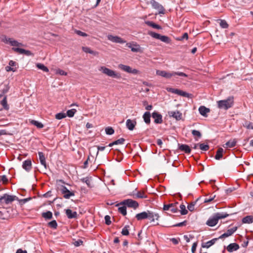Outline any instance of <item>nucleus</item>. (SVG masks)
<instances>
[{
  "label": "nucleus",
  "instance_id": "8",
  "mask_svg": "<svg viewBox=\"0 0 253 253\" xmlns=\"http://www.w3.org/2000/svg\"><path fill=\"white\" fill-rule=\"evenodd\" d=\"M166 89L168 92H171L172 93H174V94H176L179 95L181 96L189 98L191 96L190 94H189L185 91H184L183 90L178 89H176V88H172V87H167L166 88Z\"/></svg>",
  "mask_w": 253,
  "mask_h": 253
},
{
  "label": "nucleus",
  "instance_id": "40",
  "mask_svg": "<svg viewBox=\"0 0 253 253\" xmlns=\"http://www.w3.org/2000/svg\"><path fill=\"white\" fill-rule=\"evenodd\" d=\"M129 228L128 225L125 226L122 229L121 233L123 235L127 236L129 234V231L128 228Z\"/></svg>",
  "mask_w": 253,
  "mask_h": 253
},
{
  "label": "nucleus",
  "instance_id": "29",
  "mask_svg": "<svg viewBox=\"0 0 253 253\" xmlns=\"http://www.w3.org/2000/svg\"><path fill=\"white\" fill-rule=\"evenodd\" d=\"M119 68L120 69H121L127 73H130L131 72V68L130 66H127V65L120 64V65H119Z\"/></svg>",
  "mask_w": 253,
  "mask_h": 253
},
{
  "label": "nucleus",
  "instance_id": "49",
  "mask_svg": "<svg viewBox=\"0 0 253 253\" xmlns=\"http://www.w3.org/2000/svg\"><path fill=\"white\" fill-rule=\"evenodd\" d=\"M220 26L222 28H227L228 27V24H227L225 20H221L220 22Z\"/></svg>",
  "mask_w": 253,
  "mask_h": 253
},
{
  "label": "nucleus",
  "instance_id": "54",
  "mask_svg": "<svg viewBox=\"0 0 253 253\" xmlns=\"http://www.w3.org/2000/svg\"><path fill=\"white\" fill-rule=\"evenodd\" d=\"M75 33L78 35L79 36H82V37H87V34L81 31L80 30H76Z\"/></svg>",
  "mask_w": 253,
  "mask_h": 253
},
{
  "label": "nucleus",
  "instance_id": "43",
  "mask_svg": "<svg viewBox=\"0 0 253 253\" xmlns=\"http://www.w3.org/2000/svg\"><path fill=\"white\" fill-rule=\"evenodd\" d=\"M105 132L108 135H112L114 133V130L112 127L108 126L105 128Z\"/></svg>",
  "mask_w": 253,
  "mask_h": 253
},
{
  "label": "nucleus",
  "instance_id": "45",
  "mask_svg": "<svg viewBox=\"0 0 253 253\" xmlns=\"http://www.w3.org/2000/svg\"><path fill=\"white\" fill-rule=\"evenodd\" d=\"M66 115L64 113H59L55 115V118L58 120H61L65 118Z\"/></svg>",
  "mask_w": 253,
  "mask_h": 253
},
{
  "label": "nucleus",
  "instance_id": "60",
  "mask_svg": "<svg viewBox=\"0 0 253 253\" xmlns=\"http://www.w3.org/2000/svg\"><path fill=\"white\" fill-rule=\"evenodd\" d=\"M244 126L246 127L248 129H253V124L252 123H246Z\"/></svg>",
  "mask_w": 253,
  "mask_h": 253
},
{
  "label": "nucleus",
  "instance_id": "42",
  "mask_svg": "<svg viewBox=\"0 0 253 253\" xmlns=\"http://www.w3.org/2000/svg\"><path fill=\"white\" fill-rule=\"evenodd\" d=\"M180 213L182 215H185L187 213L188 211L186 209V207L184 205H180Z\"/></svg>",
  "mask_w": 253,
  "mask_h": 253
},
{
  "label": "nucleus",
  "instance_id": "27",
  "mask_svg": "<svg viewBox=\"0 0 253 253\" xmlns=\"http://www.w3.org/2000/svg\"><path fill=\"white\" fill-rule=\"evenodd\" d=\"M135 122H133L130 119H128L126 122V126L127 128L130 130H132L135 126Z\"/></svg>",
  "mask_w": 253,
  "mask_h": 253
},
{
  "label": "nucleus",
  "instance_id": "31",
  "mask_svg": "<svg viewBox=\"0 0 253 253\" xmlns=\"http://www.w3.org/2000/svg\"><path fill=\"white\" fill-rule=\"evenodd\" d=\"M29 122L32 125H33L36 126L38 128H42L43 127V125L37 121H35L34 120H29Z\"/></svg>",
  "mask_w": 253,
  "mask_h": 253
},
{
  "label": "nucleus",
  "instance_id": "35",
  "mask_svg": "<svg viewBox=\"0 0 253 253\" xmlns=\"http://www.w3.org/2000/svg\"><path fill=\"white\" fill-rule=\"evenodd\" d=\"M3 108L6 110L9 109V106L7 103V97L5 96L0 102Z\"/></svg>",
  "mask_w": 253,
  "mask_h": 253
},
{
  "label": "nucleus",
  "instance_id": "53",
  "mask_svg": "<svg viewBox=\"0 0 253 253\" xmlns=\"http://www.w3.org/2000/svg\"><path fill=\"white\" fill-rule=\"evenodd\" d=\"M5 69L7 72H10V71L15 72L17 70V68L16 67H11L9 65V66H6L5 68Z\"/></svg>",
  "mask_w": 253,
  "mask_h": 253
},
{
  "label": "nucleus",
  "instance_id": "28",
  "mask_svg": "<svg viewBox=\"0 0 253 253\" xmlns=\"http://www.w3.org/2000/svg\"><path fill=\"white\" fill-rule=\"evenodd\" d=\"M152 88L153 85L152 84L143 82V91L148 92Z\"/></svg>",
  "mask_w": 253,
  "mask_h": 253
},
{
  "label": "nucleus",
  "instance_id": "32",
  "mask_svg": "<svg viewBox=\"0 0 253 253\" xmlns=\"http://www.w3.org/2000/svg\"><path fill=\"white\" fill-rule=\"evenodd\" d=\"M223 149L222 148H218L215 156V159L217 160H219L220 159H221L223 156Z\"/></svg>",
  "mask_w": 253,
  "mask_h": 253
},
{
  "label": "nucleus",
  "instance_id": "22",
  "mask_svg": "<svg viewBox=\"0 0 253 253\" xmlns=\"http://www.w3.org/2000/svg\"><path fill=\"white\" fill-rule=\"evenodd\" d=\"M67 216L69 219L75 218L77 216V213L76 211H72L70 209H67L65 210Z\"/></svg>",
  "mask_w": 253,
  "mask_h": 253
},
{
  "label": "nucleus",
  "instance_id": "15",
  "mask_svg": "<svg viewBox=\"0 0 253 253\" xmlns=\"http://www.w3.org/2000/svg\"><path fill=\"white\" fill-rule=\"evenodd\" d=\"M237 229V227L235 226L233 228H230L227 230L226 232L222 234L218 238V239H223L224 238L228 237L231 235H232Z\"/></svg>",
  "mask_w": 253,
  "mask_h": 253
},
{
  "label": "nucleus",
  "instance_id": "1",
  "mask_svg": "<svg viewBox=\"0 0 253 253\" xmlns=\"http://www.w3.org/2000/svg\"><path fill=\"white\" fill-rule=\"evenodd\" d=\"M229 214L223 212H217L211 216L206 222V224L209 226L213 227L218 222V220L228 216Z\"/></svg>",
  "mask_w": 253,
  "mask_h": 253
},
{
  "label": "nucleus",
  "instance_id": "20",
  "mask_svg": "<svg viewBox=\"0 0 253 253\" xmlns=\"http://www.w3.org/2000/svg\"><path fill=\"white\" fill-rule=\"evenodd\" d=\"M226 249L228 252L231 253L238 250L239 249V246L236 243H231L227 247Z\"/></svg>",
  "mask_w": 253,
  "mask_h": 253
},
{
  "label": "nucleus",
  "instance_id": "36",
  "mask_svg": "<svg viewBox=\"0 0 253 253\" xmlns=\"http://www.w3.org/2000/svg\"><path fill=\"white\" fill-rule=\"evenodd\" d=\"M82 49L84 52L86 53H88L94 55H96L98 54L97 52L92 50L90 48L88 47H83Z\"/></svg>",
  "mask_w": 253,
  "mask_h": 253
},
{
  "label": "nucleus",
  "instance_id": "41",
  "mask_svg": "<svg viewBox=\"0 0 253 253\" xmlns=\"http://www.w3.org/2000/svg\"><path fill=\"white\" fill-rule=\"evenodd\" d=\"M199 148L203 151H208L209 149V146L208 144H205L204 143L199 144Z\"/></svg>",
  "mask_w": 253,
  "mask_h": 253
},
{
  "label": "nucleus",
  "instance_id": "21",
  "mask_svg": "<svg viewBox=\"0 0 253 253\" xmlns=\"http://www.w3.org/2000/svg\"><path fill=\"white\" fill-rule=\"evenodd\" d=\"M218 239V238H214L206 243H203L202 244V247L203 248H209L214 244Z\"/></svg>",
  "mask_w": 253,
  "mask_h": 253
},
{
  "label": "nucleus",
  "instance_id": "48",
  "mask_svg": "<svg viewBox=\"0 0 253 253\" xmlns=\"http://www.w3.org/2000/svg\"><path fill=\"white\" fill-rule=\"evenodd\" d=\"M192 134L194 136H197L198 138H200L202 136L201 132L197 130H192Z\"/></svg>",
  "mask_w": 253,
  "mask_h": 253
},
{
  "label": "nucleus",
  "instance_id": "19",
  "mask_svg": "<svg viewBox=\"0 0 253 253\" xmlns=\"http://www.w3.org/2000/svg\"><path fill=\"white\" fill-rule=\"evenodd\" d=\"M38 155L39 157V160L41 165H42L45 169L47 168V165L45 161V158L44 155L42 152H39Z\"/></svg>",
  "mask_w": 253,
  "mask_h": 253
},
{
  "label": "nucleus",
  "instance_id": "55",
  "mask_svg": "<svg viewBox=\"0 0 253 253\" xmlns=\"http://www.w3.org/2000/svg\"><path fill=\"white\" fill-rule=\"evenodd\" d=\"M145 244L146 245L148 244L150 246V248H147V249L149 250H150L151 249H154L155 247V245L154 242L150 243V242L147 241V242H146Z\"/></svg>",
  "mask_w": 253,
  "mask_h": 253
},
{
  "label": "nucleus",
  "instance_id": "59",
  "mask_svg": "<svg viewBox=\"0 0 253 253\" xmlns=\"http://www.w3.org/2000/svg\"><path fill=\"white\" fill-rule=\"evenodd\" d=\"M82 181L85 183L88 186H89L90 181L88 177H84L81 179Z\"/></svg>",
  "mask_w": 253,
  "mask_h": 253
},
{
  "label": "nucleus",
  "instance_id": "6",
  "mask_svg": "<svg viewBox=\"0 0 253 253\" xmlns=\"http://www.w3.org/2000/svg\"><path fill=\"white\" fill-rule=\"evenodd\" d=\"M120 205H125L128 207V208H132L134 209H136L138 207V203L137 202L134 201L132 199H126L125 200L121 203L116 205V207Z\"/></svg>",
  "mask_w": 253,
  "mask_h": 253
},
{
  "label": "nucleus",
  "instance_id": "46",
  "mask_svg": "<svg viewBox=\"0 0 253 253\" xmlns=\"http://www.w3.org/2000/svg\"><path fill=\"white\" fill-rule=\"evenodd\" d=\"M125 139L123 138H121L117 140L114 141V144L115 145L124 144L125 142Z\"/></svg>",
  "mask_w": 253,
  "mask_h": 253
},
{
  "label": "nucleus",
  "instance_id": "44",
  "mask_svg": "<svg viewBox=\"0 0 253 253\" xmlns=\"http://www.w3.org/2000/svg\"><path fill=\"white\" fill-rule=\"evenodd\" d=\"M76 112V110L75 109H72L68 110L67 111L66 115L69 117H73Z\"/></svg>",
  "mask_w": 253,
  "mask_h": 253
},
{
  "label": "nucleus",
  "instance_id": "39",
  "mask_svg": "<svg viewBox=\"0 0 253 253\" xmlns=\"http://www.w3.org/2000/svg\"><path fill=\"white\" fill-rule=\"evenodd\" d=\"M118 211L123 215H126V208L125 205H124V206L119 207L118 208Z\"/></svg>",
  "mask_w": 253,
  "mask_h": 253
},
{
  "label": "nucleus",
  "instance_id": "30",
  "mask_svg": "<svg viewBox=\"0 0 253 253\" xmlns=\"http://www.w3.org/2000/svg\"><path fill=\"white\" fill-rule=\"evenodd\" d=\"M7 42L13 46H19L22 45L21 43L18 42L17 41L9 38L7 41Z\"/></svg>",
  "mask_w": 253,
  "mask_h": 253
},
{
  "label": "nucleus",
  "instance_id": "11",
  "mask_svg": "<svg viewBox=\"0 0 253 253\" xmlns=\"http://www.w3.org/2000/svg\"><path fill=\"white\" fill-rule=\"evenodd\" d=\"M107 39L108 40L115 43H124L126 42V41L117 36L109 35L107 36Z\"/></svg>",
  "mask_w": 253,
  "mask_h": 253
},
{
  "label": "nucleus",
  "instance_id": "57",
  "mask_svg": "<svg viewBox=\"0 0 253 253\" xmlns=\"http://www.w3.org/2000/svg\"><path fill=\"white\" fill-rule=\"evenodd\" d=\"M198 245L197 242H195L193 244L192 246L191 251L192 253H195L196 250V248Z\"/></svg>",
  "mask_w": 253,
  "mask_h": 253
},
{
  "label": "nucleus",
  "instance_id": "25",
  "mask_svg": "<svg viewBox=\"0 0 253 253\" xmlns=\"http://www.w3.org/2000/svg\"><path fill=\"white\" fill-rule=\"evenodd\" d=\"M151 114L147 111L143 114V121L146 124H150L151 122Z\"/></svg>",
  "mask_w": 253,
  "mask_h": 253
},
{
  "label": "nucleus",
  "instance_id": "52",
  "mask_svg": "<svg viewBox=\"0 0 253 253\" xmlns=\"http://www.w3.org/2000/svg\"><path fill=\"white\" fill-rule=\"evenodd\" d=\"M92 157L93 158V157L91 155L90 153H89V156H88V158L87 160L84 162V168L86 169L88 167V161L90 160V157Z\"/></svg>",
  "mask_w": 253,
  "mask_h": 253
},
{
  "label": "nucleus",
  "instance_id": "24",
  "mask_svg": "<svg viewBox=\"0 0 253 253\" xmlns=\"http://www.w3.org/2000/svg\"><path fill=\"white\" fill-rule=\"evenodd\" d=\"M242 222L244 224H251L253 222V216L247 215L243 217L242 219Z\"/></svg>",
  "mask_w": 253,
  "mask_h": 253
},
{
  "label": "nucleus",
  "instance_id": "56",
  "mask_svg": "<svg viewBox=\"0 0 253 253\" xmlns=\"http://www.w3.org/2000/svg\"><path fill=\"white\" fill-rule=\"evenodd\" d=\"M31 199V198H25V199H21L19 201V203L22 205L24 204H25L26 202H27L28 201H29V200H30Z\"/></svg>",
  "mask_w": 253,
  "mask_h": 253
},
{
  "label": "nucleus",
  "instance_id": "3",
  "mask_svg": "<svg viewBox=\"0 0 253 253\" xmlns=\"http://www.w3.org/2000/svg\"><path fill=\"white\" fill-rule=\"evenodd\" d=\"M159 216L158 214L147 211H143V220L148 219L152 225H158V223L155 220H158Z\"/></svg>",
  "mask_w": 253,
  "mask_h": 253
},
{
  "label": "nucleus",
  "instance_id": "18",
  "mask_svg": "<svg viewBox=\"0 0 253 253\" xmlns=\"http://www.w3.org/2000/svg\"><path fill=\"white\" fill-rule=\"evenodd\" d=\"M178 149L187 154H189L191 151L190 147L186 144H178Z\"/></svg>",
  "mask_w": 253,
  "mask_h": 253
},
{
  "label": "nucleus",
  "instance_id": "12",
  "mask_svg": "<svg viewBox=\"0 0 253 253\" xmlns=\"http://www.w3.org/2000/svg\"><path fill=\"white\" fill-rule=\"evenodd\" d=\"M152 117L154 119V122L156 124H161L163 123V117L161 114L157 111H154L152 114Z\"/></svg>",
  "mask_w": 253,
  "mask_h": 253
},
{
  "label": "nucleus",
  "instance_id": "14",
  "mask_svg": "<svg viewBox=\"0 0 253 253\" xmlns=\"http://www.w3.org/2000/svg\"><path fill=\"white\" fill-rule=\"evenodd\" d=\"M12 49L16 52L19 53L20 54H23L27 56L33 55V54L32 53L31 51L26 50L23 48H21L19 47H12Z\"/></svg>",
  "mask_w": 253,
  "mask_h": 253
},
{
  "label": "nucleus",
  "instance_id": "51",
  "mask_svg": "<svg viewBox=\"0 0 253 253\" xmlns=\"http://www.w3.org/2000/svg\"><path fill=\"white\" fill-rule=\"evenodd\" d=\"M105 224L107 225H109L111 223V217L109 215H106L105 217Z\"/></svg>",
  "mask_w": 253,
  "mask_h": 253
},
{
  "label": "nucleus",
  "instance_id": "33",
  "mask_svg": "<svg viewBox=\"0 0 253 253\" xmlns=\"http://www.w3.org/2000/svg\"><path fill=\"white\" fill-rule=\"evenodd\" d=\"M145 23L150 26L152 27L153 28L157 29H162V27L158 24H155V23L153 22L152 21H147L145 22Z\"/></svg>",
  "mask_w": 253,
  "mask_h": 253
},
{
  "label": "nucleus",
  "instance_id": "23",
  "mask_svg": "<svg viewBox=\"0 0 253 253\" xmlns=\"http://www.w3.org/2000/svg\"><path fill=\"white\" fill-rule=\"evenodd\" d=\"M199 111L200 114L203 116L206 117L207 114L210 112V109L206 108L204 106H201L199 108Z\"/></svg>",
  "mask_w": 253,
  "mask_h": 253
},
{
  "label": "nucleus",
  "instance_id": "34",
  "mask_svg": "<svg viewBox=\"0 0 253 253\" xmlns=\"http://www.w3.org/2000/svg\"><path fill=\"white\" fill-rule=\"evenodd\" d=\"M42 215L45 219H51L52 218V213L50 211L42 212Z\"/></svg>",
  "mask_w": 253,
  "mask_h": 253
},
{
  "label": "nucleus",
  "instance_id": "5",
  "mask_svg": "<svg viewBox=\"0 0 253 253\" xmlns=\"http://www.w3.org/2000/svg\"><path fill=\"white\" fill-rule=\"evenodd\" d=\"M148 34L152 38L160 40L162 42L166 43H169L170 42V40L168 36H162L159 34L150 31H148Z\"/></svg>",
  "mask_w": 253,
  "mask_h": 253
},
{
  "label": "nucleus",
  "instance_id": "9",
  "mask_svg": "<svg viewBox=\"0 0 253 253\" xmlns=\"http://www.w3.org/2000/svg\"><path fill=\"white\" fill-rule=\"evenodd\" d=\"M17 199L18 198L16 196L4 194L0 198V203L4 202L6 204H8Z\"/></svg>",
  "mask_w": 253,
  "mask_h": 253
},
{
  "label": "nucleus",
  "instance_id": "7",
  "mask_svg": "<svg viewBox=\"0 0 253 253\" xmlns=\"http://www.w3.org/2000/svg\"><path fill=\"white\" fill-rule=\"evenodd\" d=\"M100 71L102 72L103 73L107 75V76L117 79L120 78L121 76L120 75L116 73L115 71L106 68L105 67L102 66L101 67Z\"/></svg>",
  "mask_w": 253,
  "mask_h": 253
},
{
  "label": "nucleus",
  "instance_id": "13",
  "mask_svg": "<svg viewBox=\"0 0 253 253\" xmlns=\"http://www.w3.org/2000/svg\"><path fill=\"white\" fill-rule=\"evenodd\" d=\"M151 2L152 6L158 10L159 14H165V10L162 5L154 0H151Z\"/></svg>",
  "mask_w": 253,
  "mask_h": 253
},
{
  "label": "nucleus",
  "instance_id": "37",
  "mask_svg": "<svg viewBox=\"0 0 253 253\" xmlns=\"http://www.w3.org/2000/svg\"><path fill=\"white\" fill-rule=\"evenodd\" d=\"M47 225L48 227L55 229L57 227V223L55 220H53L51 221L48 223Z\"/></svg>",
  "mask_w": 253,
  "mask_h": 253
},
{
  "label": "nucleus",
  "instance_id": "38",
  "mask_svg": "<svg viewBox=\"0 0 253 253\" xmlns=\"http://www.w3.org/2000/svg\"><path fill=\"white\" fill-rule=\"evenodd\" d=\"M37 67L39 69H41L42 71H43L44 72H48L49 71V70L47 68V67H46V66H45L43 64H41V63H38L37 64Z\"/></svg>",
  "mask_w": 253,
  "mask_h": 253
},
{
  "label": "nucleus",
  "instance_id": "58",
  "mask_svg": "<svg viewBox=\"0 0 253 253\" xmlns=\"http://www.w3.org/2000/svg\"><path fill=\"white\" fill-rule=\"evenodd\" d=\"M9 89V87L8 85H5V87L1 90V92L2 94H5L6 93Z\"/></svg>",
  "mask_w": 253,
  "mask_h": 253
},
{
  "label": "nucleus",
  "instance_id": "17",
  "mask_svg": "<svg viewBox=\"0 0 253 253\" xmlns=\"http://www.w3.org/2000/svg\"><path fill=\"white\" fill-rule=\"evenodd\" d=\"M22 168L27 171H29L32 169V162L30 159H27L23 162Z\"/></svg>",
  "mask_w": 253,
  "mask_h": 253
},
{
  "label": "nucleus",
  "instance_id": "61",
  "mask_svg": "<svg viewBox=\"0 0 253 253\" xmlns=\"http://www.w3.org/2000/svg\"><path fill=\"white\" fill-rule=\"evenodd\" d=\"M172 207V204L169 205H165L164 206L163 210L164 211H168L170 210V208Z\"/></svg>",
  "mask_w": 253,
  "mask_h": 253
},
{
  "label": "nucleus",
  "instance_id": "4",
  "mask_svg": "<svg viewBox=\"0 0 253 253\" xmlns=\"http://www.w3.org/2000/svg\"><path fill=\"white\" fill-rule=\"evenodd\" d=\"M217 103L219 108L227 110L233 105V97L230 96L227 99L219 100Z\"/></svg>",
  "mask_w": 253,
  "mask_h": 253
},
{
  "label": "nucleus",
  "instance_id": "50",
  "mask_svg": "<svg viewBox=\"0 0 253 253\" xmlns=\"http://www.w3.org/2000/svg\"><path fill=\"white\" fill-rule=\"evenodd\" d=\"M196 203V202H194L191 203L190 205H188L187 208L188 210L190 211H193L194 210V207Z\"/></svg>",
  "mask_w": 253,
  "mask_h": 253
},
{
  "label": "nucleus",
  "instance_id": "63",
  "mask_svg": "<svg viewBox=\"0 0 253 253\" xmlns=\"http://www.w3.org/2000/svg\"><path fill=\"white\" fill-rule=\"evenodd\" d=\"M0 180H1L3 183H6L8 181L7 178L6 177V175H3L1 176Z\"/></svg>",
  "mask_w": 253,
  "mask_h": 253
},
{
  "label": "nucleus",
  "instance_id": "62",
  "mask_svg": "<svg viewBox=\"0 0 253 253\" xmlns=\"http://www.w3.org/2000/svg\"><path fill=\"white\" fill-rule=\"evenodd\" d=\"M83 243V241L81 240H78L74 242V245L76 247L80 246L82 245Z\"/></svg>",
  "mask_w": 253,
  "mask_h": 253
},
{
  "label": "nucleus",
  "instance_id": "64",
  "mask_svg": "<svg viewBox=\"0 0 253 253\" xmlns=\"http://www.w3.org/2000/svg\"><path fill=\"white\" fill-rule=\"evenodd\" d=\"M139 49V47L137 45H134L131 48V51L133 52H137Z\"/></svg>",
  "mask_w": 253,
  "mask_h": 253
},
{
  "label": "nucleus",
  "instance_id": "10",
  "mask_svg": "<svg viewBox=\"0 0 253 253\" xmlns=\"http://www.w3.org/2000/svg\"><path fill=\"white\" fill-rule=\"evenodd\" d=\"M59 190L61 193L64 195L63 197L65 199H68L71 197L75 196L74 192L70 191L64 185L60 186Z\"/></svg>",
  "mask_w": 253,
  "mask_h": 253
},
{
  "label": "nucleus",
  "instance_id": "16",
  "mask_svg": "<svg viewBox=\"0 0 253 253\" xmlns=\"http://www.w3.org/2000/svg\"><path fill=\"white\" fill-rule=\"evenodd\" d=\"M168 113L170 117L175 119L177 121L180 120L182 119V114L178 111H169Z\"/></svg>",
  "mask_w": 253,
  "mask_h": 253
},
{
  "label": "nucleus",
  "instance_id": "26",
  "mask_svg": "<svg viewBox=\"0 0 253 253\" xmlns=\"http://www.w3.org/2000/svg\"><path fill=\"white\" fill-rule=\"evenodd\" d=\"M236 142L237 141L235 139L230 140L224 144L223 146L226 148H233L236 145Z\"/></svg>",
  "mask_w": 253,
  "mask_h": 253
},
{
  "label": "nucleus",
  "instance_id": "2",
  "mask_svg": "<svg viewBox=\"0 0 253 253\" xmlns=\"http://www.w3.org/2000/svg\"><path fill=\"white\" fill-rule=\"evenodd\" d=\"M156 74L167 79H170L171 77H174L176 75L183 77H187L188 76L187 74L181 72L173 71L171 72H167L165 71L162 70H157Z\"/></svg>",
  "mask_w": 253,
  "mask_h": 253
},
{
  "label": "nucleus",
  "instance_id": "47",
  "mask_svg": "<svg viewBox=\"0 0 253 253\" xmlns=\"http://www.w3.org/2000/svg\"><path fill=\"white\" fill-rule=\"evenodd\" d=\"M215 197V195H211L209 198H206L204 200V203H208L211 202L214 200V199Z\"/></svg>",
  "mask_w": 253,
  "mask_h": 253
}]
</instances>
